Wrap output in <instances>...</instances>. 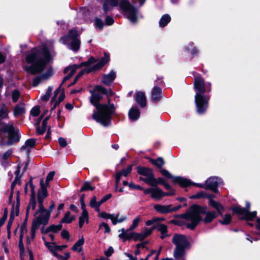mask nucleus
Here are the masks:
<instances>
[{
    "label": "nucleus",
    "mask_w": 260,
    "mask_h": 260,
    "mask_svg": "<svg viewBox=\"0 0 260 260\" xmlns=\"http://www.w3.org/2000/svg\"><path fill=\"white\" fill-rule=\"evenodd\" d=\"M172 242L175 245L173 252L174 258L178 259L184 257L186 254L185 249L189 245V242L187 237L184 235L175 234Z\"/></svg>",
    "instance_id": "obj_5"
},
{
    "label": "nucleus",
    "mask_w": 260,
    "mask_h": 260,
    "mask_svg": "<svg viewBox=\"0 0 260 260\" xmlns=\"http://www.w3.org/2000/svg\"><path fill=\"white\" fill-rule=\"evenodd\" d=\"M72 77V76H71L70 75L68 74L67 76H66L62 80V82L61 83V84L60 85V86L54 91V95L52 97V101H53L54 100H55V97L56 95H58V93L60 92L61 91V87L62 86V85L67 80H68L71 77Z\"/></svg>",
    "instance_id": "obj_43"
},
{
    "label": "nucleus",
    "mask_w": 260,
    "mask_h": 260,
    "mask_svg": "<svg viewBox=\"0 0 260 260\" xmlns=\"http://www.w3.org/2000/svg\"><path fill=\"white\" fill-rule=\"evenodd\" d=\"M36 143V140L34 139H28L26 141L25 144L23 145L21 149L22 150H26L27 153L28 154L30 152V149L33 148Z\"/></svg>",
    "instance_id": "obj_29"
},
{
    "label": "nucleus",
    "mask_w": 260,
    "mask_h": 260,
    "mask_svg": "<svg viewBox=\"0 0 260 260\" xmlns=\"http://www.w3.org/2000/svg\"><path fill=\"white\" fill-rule=\"evenodd\" d=\"M133 230H129V228L125 230L124 233H121L119 235V238L122 239L123 241L126 240H129L131 239L136 241V236L134 235L136 234V233L132 232Z\"/></svg>",
    "instance_id": "obj_22"
},
{
    "label": "nucleus",
    "mask_w": 260,
    "mask_h": 260,
    "mask_svg": "<svg viewBox=\"0 0 260 260\" xmlns=\"http://www.w3.org/2000/svg\"><path fill=\"white\" fill-rule=\"evenodd\" d=\"M149 161L153 165L159 169L161 168L165 164L164 160L162 157H158L156 159L149 158Z\"/></svg>",
    "instance_id": "obj_39"
},
{
    "label": "nucleus",
    "mask_w": 260,
    "mask_h": 260,
    "mask_svg": "<svg viewBox=\"0 0 260 260\" xmlns=\"http://www.w3.org/2000/svg\"><path fill=\"white\" fill-rule=\"evenodd\" d=\"M3 132L8 134V140L6 143L7 145H11L19 141V130L14 127L12 123L5 124L3 126Z\"/></svg>",
    "instance_id": "obj_7"
},
{
    "label": "nucleus",
    "mask_w": 260,
    "mask_h": 260,
    "mask_svg": "<svg viewBox=\"0 0 260 260\" xmlns=\"http://www.w3.org/2000/svg\"><path fill=\"white\" fill-rule=\"evenodd\" d=\"M20 191L18 190L17 191V198H16V201H17V204L16 205H13L11 211V214L10 217L11 218V219L12 218H14L15 216H17L19 214V207L20 205Z\"/></svg>",
    "instance_id": "obj_24"
},
{
    "label": "nucleus",
    "mask_w": 260,
    "mask_h": 260,
    "mask_svg": "<svg viewBox=\"0 0 260 260\" xmlns=\"http://www.w3.org/2000/svg\"><path fill=\"white\" fill-rule=\"evenodd\" d=\"M85 222H88V213L87 210L82 211L81 215L79 217V226L81 228Z\"/></svg>",
    "instance_id": "obj_38"
},
{
    "label": "nucleus",
    "mask_w": 260,
    "mask_h": 260,
    "mask_svg": "<svg viewBox=\"0 0 260 260\" xmlns=\"http://www.w3.org/2000/svg\"><path fill=\"white\" fill-rule=\"evenodd\" d=\"M29 184L30 185L31 191V197H35V186L32 183V178H31L29 181V182L26 184L25 187V191L27 192V185Z\"/></svg>",
    "instance_id": "obj_46"
},
{
    "label": "nucleus",
    "mask_w": 260,
    "mask_h": 260,
    "mask_svg": "<svg viewBox=\"0 0 260 260\" xmlns=\"http://www.w3.org/2000/svg\"><path fill=\"white\" fill-rule=\"evenodd\" d=\"M250 203L247 202L245 208H242L240 206H236L232 208V210L238 214L243 215V217L242 219L251 221L256 217L257 213L256 211L250 212Z\"/></svg>",
    "instance_id": "obj_10"
},
{
    "label": "nucleus",
    "mask_w": 260,
    "mask_h": 260,
    "mask_svg": "<svg viewBox=\"0 0 260 260\" xmlns=\"http://www.w3.org/2000/svg\"><path fill=\"white\" fill-rule=\"evenodd\" d=\"M137 170L139 175L144 177H140V180L144 181L146 183L151 186L156 183V179L154 178L151 169L146 167H138Z\"/></svg>",
    "instance_id": "obj_9"
},
{
    "label": "nucleus",
    "mask_w": 260,
    "mask_h": 260,
    "mask_svg": "<svg viewBox=\"0 0 260 260\" xmlns=\"http://www.w3.org/2000/svg\"><path fill=\"white\" fill-rule=\"evenodd\" d=\"M58 143L59 145L62 147H65L67 144L66 139L61 137L58 139Z\"/></svg>",
    "instance_id": "obj_61"
},
{
    "label": "nucleus",
    "mask_w": 260,
    "mask_h": 260,
    "mask_svg": "<svg viewBox=\"0 0 260 260\" xmlns=\"http://www.w3.org/2000/svg\"><path fill=\"white\" fill-rule=\"evenodd\" d=\"M41 188L38 192L37 199L40 209H44L43 202L44 199L48 196V192L46 185H45L44 179H41L40 180Z\"/></svg>",
    "instance_id": "obj_14"
},
{
    "label": "nucleus",
    "mask_w": 260,
    "mask_h": 260,
    "mask_svg": "<svg viewBox=\"0 0 260 260\" xmlns=\"http://www.w3.org/2000/svg\"><path fill=\"white\" fill-rule=\"evenodd\" d=\"M62 228V224L60 222L59 224L57 225H51L48 227L46 230V233H48L49 232H52L53 233H57L59 231H60Z\"/></svg>",
    "instance_id": "obj_42"
},
{
    "label": "nucleus",
    "mask_w": 260,
    "mask_h": 260,
    "mask_svg": "<svg viewBox=\"0 0 260 260\" xmlns=\"http://www.w3.org/2000/svg\"><path fill=\"white\" fill-rule=\"evenodd\" d=\"M84 243V239L83 237L79 239L73 245L72 250L74 251L80 252L82 249V246Z\"/></svg>",
    "instance_id": "obj_37"
},
{
    "label": "nucleus",
    "mask_w": 260,
    "mask_h": 260,
    "mask_svg": "<svg viewBox=\"0 0 260 260\" xmlns=\"http://www.w3.org/2000/svg\"><path fill=\"white\" fill-rule=\"evenodd\" d=\"M78 31L76 30H70L68 35L61 38L64 44L70 50L77 52L80 47L81 42L78 38Z\"/></svg>",
    "instance_id": "obj_6"
},
{
    "label": "nucleus",
    "mask_w": 260,
    "mask_h": 260,
    "mask_svg": "<svg viewBox=\"0 0 260 260\" xmlns=\"http://www.w3.org/2000/svg\"><path fill=\"white\" fill-rule=\"evenodd\" d=\"M109 60V56L105 53L104 56L103 57L100 61L97 63L93 65L92 67H91L89 64L90 63H92V62L88 63L87 66V67L81 71L75 77V80H78V79L81 77L83 75H84L85 73H89L92 71H97L102 68Z\"/></svg>",
    "instance_id": "obj_11"
},
{
    "label": "nucleus",
    "mask_w": 260,
    "mask_h": 260,
    "mask_svg": "<svg viewBox=\"0 0 260 260\" xmlns=\"http://www.w3.org/2000/svg\"><path fill=\"white\" fill-rule=\"evenodd\" d=\"M90 206L91 208H93L95 209V210L98 212L100 213V207L101 206V204L99 202L96 201V198L95 196H94L92 197V198L91 199L89 203Z\"/></svg>",
    "instance_id": "obj_40"
},
{
    "label": "nucleus",
    "mask_w": 260,
    "mask_h": 260,
    "mask_svg": "<svg viewBox=\"0 0 260 260\" xmlns=\"http://www.w3.org/2000/svg\"><path fill=\"white\" fill-rule=\"evenodd\" d=\"M175 193L173 191L171 192H164L160 188L155 186L153 187L151 197L155 200H160L165 196H172Z\"/></svg>",
    "instance_id": "obj_19"
},
{
    "label": "nucleus",
    "mask_w": 260,
    "mask_h": 260,
    "mask_svg": "<svg viewBox=\"0 0 260 260\" xmlns=\"http://www.w3.org/2000/svg\"><path fill=\"white\" fill-rule=\"evenodd\" d=\"M171 17L168 14L163 15L159 21V25L160 27H165L171 21Z\"/></svg>",
    "instance_id": "obj_35"
},
{
    "label": "nucleus",
    "mask_w": 260,
    "mask_h": 260,
    "mask_svg": "<svg viewBox=\"0 0 260 260\" xmlns=\"http://www.w3.org/2000/svg\"><path fill=\"white\" fill-rule=\"evenodd\" d=\"M40 112V107L39 106H35L31 110L30 114L34 117H37L39 115Z\"/></svg>",
    "instance_id": "obj_51"
},
{
    "label": "nucleus",
    "mask_w": 260,
    "mask_h": 260,
    "mask_svg": "<svg viewBox=\"0 0 260 260\" xmlns=\"http://www.w3.org/2000/svg\"><path fill=\"white\" fill-rule=\"evenodd\" d=\"M19 96H20V93L18 90H15L14 91H13L12 94V98L13 101L14 103H16L17 102V101L18 100V99L19 98Z\"/></svg>",
    "instance_id": "obj_53"
},
{
    "label": "nucleus",
    "mask_w": 260,
    "mask_h": 260,
    "mask_svg": "<svg viewBox=\"0 0 260 260\" xmlns=\"http://www.w3.org/2000/svg\"><path fill=\"white\" fill-rule=\"evenodd\" d=\"M12 153V150L11 149L8 150V151H7L6 152H5L2 155V159L4 160L7 159L10 157V156L11 155Z\"/></svg>",
    "instance_id": "obj_59"
},
{
    "label": "nucleus",
    "mask_w": 260,
    "mask_h": 260,
    "mask_svg": "<svg viewBox=\"0 0 260 260\" xmlns=\"http://www.w3.org/2000/svg\"><path fill=\"white\" fill-rule=\"evenodd\" d=\"M162 95V90L160 87L154 86L151 91V99L153 102H157Z\"/></svg>",
    "instance_id": "obj_25"
},
{
    "label": "nucleus",
    "mask_w": 260,
    "mask_h": 260,
    "mask_svg": "<svg viewBox=\"0 0 260 260\" xmlns=\"http://www.w3.org/2000/svg\"><path fill=\"white\" fill-rule=\"evenodd\" d=\"M114 19L112 17L107 16L105 19V23L108 25H111L114 23Z\"/></svg>",
    "instance_id": "obj_62"
},
{
    "label": "nucleus",
    "mask_w": 260,
    "mask_h": 260,
    "mask_svg": "<svg viewBox=\"0 0 260 260\" xmlns=\"http://www.w3.org/2000/svg\"><path fill=\"white\" fill-rule=\"evenodd\" d=\"M140 221L141 218L139 216H138L133 220L132 224L129 226V230H135L138 226Z\"/></svg>",
    "instance_id": "obj_47"
},
{
    "label": "nucleus",
    "mask_w": 260,
    "mask_h": 260,
    "mask_svg": "<svg viewBox=\"0 0 260 260\" xmlns=\"http://www.w3.org/2000/svg\"><path fill=\"white\" fill-rule=\"evenodd\" d=\"M25 113V109L23 104L17 105L13 110V114L15 117H18Z\"/></svg>",
    "instance_id": "obj_31"
},
{
    "label": "nucleus",
    "mask_w": 260,
    "mask_h": 260,
    "mask_svg": "<svg viewBox=\"0 0 260 260\" xmlns=\"http://www.w3.org/2000/svg\"><path fill=\"white\" fill-rule=\"evenodd\" d=\"M209 204L215 208L221 216H222V212L224 210V208L221 204L211 199L209 200Z\"/></svg>",
    "instance_id": "obj_36"
},
{
    "label": "nucleus",
    "mask_w": 260,
    "mask_h": 260,
    "mask_svg": "<svg viewBox=\"0 0 260 260\" xmlns=\"http://www.w3.org/2000/svg\"><path fill=\"white\" fill-rule=\"evenodd\" d=\"M46 237H43V239L44 241L45 245L48 248V249L51 252L53 255H57L56 253V245L54 242H48L46 240Z\"/></svg>",
    "instance_id": "obj_33"
},
{
    "label": "nucleus",
    "mask_w": 260,
    "mask_h": 260,
    "mask_svg": "<svg viewBox=\"0 0 260 260\" xmlns=\"http://www.w3.org/2000/svg\"><path fill=\"white\" fill-rule=\"evenodd\" d=\"M90 103L96 109V111H94L92 114V118L104 126H108L110 124L111 116L115 112V107L110 103L106 89L98 85L90 91Z\"/></svg>",
    "instance_id": "obj_1"
},
{
    "label": "nucleus",
    "mask_w": 260,
    "mask_h": 260,
    "mask_svg": "<svg viewBox=\"0 0 260 260\" xmlns=\"http://www.w3.org/2000/svg\"><path fill=\"white\" fill-rule=\"evenodd\" d=\"M52 89H53L52 87H51V86L48 87L47 90L46 92L45 93V94L41 96V100L43 101H44V102H46V101H48L49 97L51 95V93L52 91Z\"/></svg>",
    "instance_id": "obj_45"
},
{
    "label": "nucleus",
    "mask_w": 260,
    "mask_h": 260,
    "mask_svg": "<svg viewBox=\"0 0 260 260\" xmlns=\"http://www.w3.org/2000/svg\"><path fill=\"white\" fill-rule=\"evenodd\" d=\"M119 6L121 10L125 12L126 17L132 22H137L138 9L136 7L133 6L127 0H121Z\"/></svg>",
    "instance_id": "obj_8"
},
{
    "label": "nucleus",
    "mask_w": 260,
    "mask_h": 260,
    "mask_svg": "<svg viewBox=\"0 0 260 260\" xmlns=\"http://www.w3.org/2000/svg\"><path fill=\"white\" fill-rule=\"evenodd\" d=\"M155 229V227H153V226L150 228H144L141 233H136V234L135 235L136 236V241L145 239L152 234Z\"/></svg>",
    "instance_id": "obj_20"
},
{
    "label": "nucleus",
    "mask_w": 260,
    "mask_h": 260,
    "mask_svg": "<svg viewBox=\"0 0 260 260\" xmlns=\"http://www.w3.org/2000/svg\"><path fill=\"white\" fill-rule=\"evenodd\" d=\"M75 219V217L74 216H70V212H68L66 213L64 217L60 221V223L62 224V223H71L74 219Z\"/></svg>",
    "instance_id": "obj_44"
},
{
    "label": "nucleus",
    "mask_w": 260,
    "mask_h": 260,
    "mask_svg": "<svg viewBox=\"0 0 260 260\" xmlns=\"http://www.w3.org/2000/svg\"><path fill=\"white\" fill-rule=\"evenodd\" d=\"M223 220H220V222L222 224H228L231 222V216L230 214H228L225 215L224 216L222 215Z\"/></svg>",
    "instance_id": "obj_48"
},
{
    "label": "nucleus",
    "mask_w": 260,
    "mask_h": 260,
    "mask_svg": "<svg viewBox=\"0 0 260 260\" xmlns=\"http://www.w3.org/2000/svg\"><path fill=\"white\" fill-rule=\"evenodd\" d=\"M9 111L5 104H3L0 109V121L4 119H9Z\"/></svg>",
    "instance_id": "obj_34"
},
{
    "label": "nucleus",
    "mask_w": 260,
    "mask_h": 260,
    "mask_svg": "<svg viewBox=\"0 0 260 260\" xmlns=\"http://www.w3.org/2000/svg\"><path fill=\"white\" fill-rule=\"evenodd\" d=\"M95 62V59L94 58L91 57L87 62H82L79 66L74 64L66 68L64 70V73L66 74H68L72 76L75 73L77 69L79 68L85 66V65L87 64L88 63Z\"/></svg>",
    "instance_id": "obj_17"
},
{
    "label": "nucleus",
    "mask_w": 260,
    "mask_h": 260,
    "mask_svg": "<svg viewBox=\"0 0 260 260\" xmlns=\"http://www.w3.org/2000/svg\"><path fill=\"white\" fill-rule=\"evenodd\" d=\"M161 174L167 178L171 179L175 184H178L182 187H186L190 185L189 180L178 176H173L168 170L161 169L160 171Z\"/></svg>",
    "instance_id": "obj_13"
},
{
    "label": "nucleus",
    "mask_w": 260,
    "mask_h": 260,
    "mask_svg": "<svg viewBox=\"0 0 260 260\" xmlns=\"http://www.w3.org/2000/svg\"><path fill=\"white\" fill-rule=\"evenodd\" d=\"M53 74V70L51 68H49L47 72L40 76L36 77L32 80V85L34 87L37 86L42 81L47 80Z\"/></svg>",
    "instance_id": "obj_18"
},
{
    "label": "nucleus",
    "mask_w": 260,
    "mask_h": 260,
    "mask_svg": "<svg viewBox=\"0 0 260 260\" xmlns=\"http://www.w3.org/2000/svg\"><path fill=\"white\" fill-rule=\"evenodd\" d=\"M205 197H206L205 196V192H204V191H200L196 194H193V195L191 196L190 197V198L192 199H200V198H205Z\"/></svg>",
    "instance_id": "obj_55"
},
{
    "label": "nucleus",
    "mask_w": 260,
    "mask_h": 260,
    "mask_svg": "<svg viewBox=\"0 0 260 260\" xmlns=\"http://www.w3.org/2000/svg\"><path fill=\"white\" fill-rule=\"evenodd\" d=\"M39 228V226L34 224L32 223V225L31 228V237L32 239H34L36 235V231Z\"/></svg>",
    "instance_id": "obj_56"
},
{
    "label": "nucleus",
    "mask_w": 260,
    "mask_h": 260,
    "mask_svg": "<svg viewBox=\"0 0 260 260\" xmlns=\"http://www.w3.org/2000/svg\"><path fill=\"white\" fill-rule=\"evenodd\" d=\"M47 128L46 125H44L42 124L41 127L37 126L36 133L38 135H43L46 131Z\"/></svg>",
    "instance_id": "obj_50"
},
{
    "label": "nucleus",
    "mask_w": 260,
    "mask_h": 260,
    "mask_svg": "<svg viewBox=\"0 0 260 260\" xmlns=\"http://www.w3.org/2000/svg\"><path fill=\"white\" fill-rule=\"evenodd\" d=\"M153 209L160 214H168L171 213V205H162L160 204H155Z\"/></svg>",
    "instance_id": "obj_23"
},
{
    "label": "nucleus",
    "mask_w": 260,
    "mask_h": 260,
    "mask_svg": "<svg viewBox=\"0 0 260 260\" xmlns=\"http://www.w3.org/2000/svg\"><path fill=\"white\" fill-rule=\"evenodd\" d=\"M61 236L63 239H69L70 237V234L68 231L63 230L61 233Z\"/></svg>",
    "instance_id": "obj_64"
},
{
    "label": "nucleus",
    "mask_w": 260,
    "mask_h": 260,
    "mask_svg": "<svg viewBox=\"0 0 260 260\" xmlns=\"http://www.w3.org/2000/svg\"><path fill=\"white\" fill-rule=\"evenodd\" d=\"M119 216V213H117L116 214H108L105 212H102L99 213L98 217L104 219H111L112 223L114 225H116L118 223H121L127 219L126 216H123L120 218H118Z\"/></svg>",
    "instance_id": "obj_15"
},
{
    "label": "nucleus",
    "mask_w": 260,
    "mask_h": 260,
    "mask_svg": "<svg viewBox=\"0 0 260 260\" xmlns=\"http://www.w3.org/2000/svg\"><path fill=\"white\" fill-rule=\"evenodd\" d=\"M95 25L100 29H102L104 26L102 20L100 18H96L95 19Z\"/></svg>",
    "instance_id": "obj_58"
},
{
    "label": "nucleus",
    "mask_w": 260,
    "mask_h": 260,
    "mask_svg": "<svg viewBox=\"0 0 260 260\" xmlns=\"http://www.w3.org/2000/svg\"><path fill=\"white\" fill-rule=\"evenodd\" d=\"M129 118L131 120L135 121L137 120L140 116V111L137 108H132L128 112Z\"/></svg>",
    "instance_id": "obj_32"
},
{
    "label": "nucleus",
    "mask_w": 260,
    "mask_h": 260,
    "mask_svg": "<svg viewBox=\"0 0 260 260\" xmlns=\"http://www.w3.org/2000/svg\"><path fill=\"white\" fill-rule=\"evenodd\" d=\"M34 216L35 217L32 223L40 226L41 224L46 225L48 223L50 213L44 207V209L41 210L39 207V209L34 214Z\"/></svg>",
    "instance_id": "obj_12"
},
{
    "label": "nucleus",
    "mask_w": 260,
    "mask_h": 260,
    "mask_svg": "<svg viewBox=\"0 0 260 260\" xmlns=\"http://www.w3.org/2000/svg\"><path fill=\"white\" fill-rule=\"evenodd\" d=\"M103 227L105 229V233H109L110 232V228L108 224L106 223H102L100 225V228Z\"/></svg>",
    "instance_id": "obj_60"
},
{
    "label": "nucleus",
    "mask_w": 260,
    "mask_h": 260,
    "mask_svg": "<svg viewBox=\"0 0 260 260\" xmlns=\"http://www.w3.org/2000/svg\"><path fill=\"white\" fill-rule=\"evenodd\" d=\"M201 214H206V217L203 219L206 223L211 222L217 217L215 211L206 212V209L198 205L191 206L188 210L184 214L181 215L182 218L191 223H187L185 225L187 229L193 230L198 223L202 220Z\"/></svg>",
    "instance_id": "obj_4"
},
{
    "label": "nucleus",
    "mask_w": 260,
    "mask_h": 260,
    "mask_svg": "<svg viewBox=\"0 0 260 260\" xmlns=\"http://www.w3.org/2000/svg\"><path fill=\"white\" fill-rule=\"evenodd\" d=\"M153 227H155V229L160 232L161 235L160 238L161 239H164L167 237L169 236V235L168 234V227L166 225L164 224H158L157 225H154Z\"/></svg>",
    "instance_id": "obj_27"
},
{
    "label": "nucleus",
    "mask_w": 260,
    "mask_h": 260,
    "mask_svg": "<svg viewBox=\"0 0 260 260\" xmlns=\"http://www.w3.org/2000/svg\"><path fill=\"white\" fill-rule=\"evenodd\" d=\"M194 89L196 92L194 102L197 111L200 114L204 113L208 107V102L210 99L209 96L205 93H210L211 91V83L205 82L201 77H196L194 79Z\"/></svg>",
    "instance_id": "obj_3"
},
{
    "label": "nucleus",
    "mask_w": 260,
    "mask_h": 260,
    "mask_svg": "<svg viewBox=\"0 0 260 260\" xmlns=\"http://www.w3.org/2000/svg\"><path fill=\"white\" fill-rule=\"evenodd\" d=\"M118 0H105L103 4V9L105 13H107L109 10V5L112 7L118 6Z\"/></svg>",
    "instance_id": "obj_30"
},
{
    "label": "nucleus",
    "mask_w": 260,
    "mask_h": 260,
    "mask_svg": "<svg viewBox=\"0 0 260 260\" xmlns=\"http://www.w3.org/2000/svg\"><path fill=\"white\" fill-rule=\"evenodd\" d=\"M36 201L35 197H30L29 205L27 206L26 209V215L28 216L29 211L31 210L34 211L36 208Z\"/></svg>",
    "instance_id": "obj_41"
},
{
    "label": "nucleus",
    "mask_w": 260,
    "mask_h": 260,
    "mask_svg": "<svg viewBox=\"0 0 260 260\" xmlns=\"http://www.w3.org/2000/svg\"><path fill=\"white\" fill-rule=\"evenodd\" d=\"M223 183L221 178L217 177L209 178L205 182V189H210L214 192L218 191V185Z\"/></svg>",
    "instance_id": "obj_16"
},
{
    "label": "nucleus",
    "mask_w": 260,
    "mask_h": 260,
    "mask_svg": "<svg viewBox=\"0 0 260 260\" xmlns=\"http://www.w3.org/2000/svg\"><path fill=\"white\" fill-rule=\"evenodd\" d=\"M94 189V187L91 185L89 182H85L81 187L80 191H86V190H93Z\"/></svg>",
    "instance_id": "obj_49"
},
{
    "label": "nucleus",
    "mask_w": 260,
    "mask_h": 260,
    "mask_svg": "<svg viewBox=\"0 0 260 260\" xmlns=\"http://www.w3.org/2000/svg\"><path fill=\"white\" fill-rule=\"evenodd\" d=\"M54 256L61 260H67L70 257V253L69 252H66L64 255H61L57 253V255H55Z\"/></svg>",
    "instance_id": "obj_57"
},
{
    "label": "nucleus",
    "mask_w": 260,
    "mask_h": 260,
    "mask_svg": "<svg viewBox=\"0 0 260 260\" xmlns=\"http://www.w3.org/2000/svg\"><path fill=\"white\" fill-rule=\"evenodd\" d=\"M128 186L131 188L136 189H139V190H143V188L141 186L139 185H135L134 184H133L132 182L129 183L128 184Z\"/></svg>",
    "instance_id": "obj_63"
},
{
    "label": "nucleus",
    "mask_w": 260,
    "mask_h": 260,
    "mask_svg": "<svg viewBox=\"0 0 260 260\" xmlns=\"http://www.w3.org/2000/svg\"><path fill=\"white\" fill-rule=\"evenodd\" d=\"M116 77V73L113 71L110 72V73L105 75L103 76V83L106 85H110L112 82L114 81Z\"/></svg>",
    "instance_id": "obj_28"
},
{
    "label": "nucleus",
    "mask_w": 260,
    "mask_h": 260,
    "mask_svg": "<svg viewBox=\"0 0 260 260\" xmlns=\"http://www.w3.org/2000/svg\"><path fill=\"white\" fill-rule=\"evenodd\" d=\"M20 169L21 166L20 165H18L16 167V170H15L14 173L15 175V178L13 182H12L11 186V193L9 196V200H11L12 199L13 196V191L14 190V188L15 186V185L17 184H20L21 183V178L22 177V175L20 174Z\"/></svg>",
    "instance_id": "obj_21"
},
{
    "label": "nucleus",
    "mask_w": 260,
    "mask_h": 260,
    "mask_svg": "<svg viewBox=\"0 0 260 260\" xmlns=\"http://www.w3.org/2000/svg\"><path fill=\"white\" fill-rule=\"evenodd\" d=\"M55 55L52 46H45L39 49L34 48L26 54L23 68L29 74H40L45 69L47 64Z\"/></svg>",
    "instance_id": "obj_2"
},
{
    "label": "nucleus",
    "mask_w": 260,
    "mask_h": 260,
    "mask_svg": "<svg viewBox=\"0 0 260 260\" xmlns=\"http://www.w3.org/2000/svg\"><path fill=\"white\" fill-rule=\"evenodd\" d=\"M136 101L141 107H145L146 106V98L144 92L142 91L136 92Z\"/></svg>",
    "instance_id": "obj_26"
},
{
    "label": "nucleus",
    "mask_w": 260,
    "mask_h": 260,
    "mask_svg": "<svg viewBox=\"0 0 260 260\" xmlns=\"http://www.w3.org/2000/svg\"><path fill=\"white\" fill-rule=\"evenodd\" d=\"M54 175H55L54 171H51V172H49V174L47 175L46 179V183H45V185H46L47 187L48 186V185L49 184V182L53 179Z\"/></svg>",
    "instance_id": "obj_52"
},
{
    "label": "nucleus",
    "mask_w": 260,
    "mask_h": 260,
    "mask_svg": "<svg viewBox=\"0 0 260 260\" xmlns=\"http://www.w3.org/2000/svg\"><path fill=\"white\" fill-rule=\"evenodd\" d=\"M132 169V166H129L127 169H123L121 171L119 172V173H121V176L126 177L131 172Z\"/></svg>",
    "instance_id": "obj_54"
}]
</instances>
